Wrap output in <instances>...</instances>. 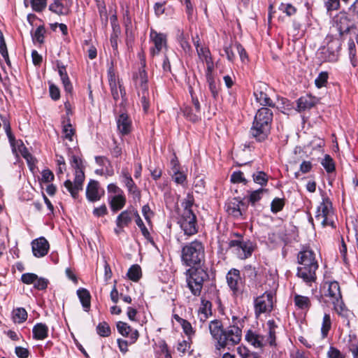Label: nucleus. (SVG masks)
<instances>
[{
	"mask_svg": "<svg viewBox=\"0 0 358 358\" xmlns=\"http://www.w3.org/2000/svg\"><path fill=\"white\" fill-rule=\"evenodd\" d=\"M297 262L300 266L297 268L296 275L308 284L314 282L319 266L313 250L309 247H303L297 255Z\"/></svg>",
	"mask_w": 358,
	"mask_h": 358,
	"instance_id": "1",
	"label": "nucleus"
},
{
	"mask_svg": "<svg viewBox=\"0 0 358 358\" xmlns=\"http://www.w3.org/2000/svg\"><path fill=\"white\" fill-rule=\"evenodd\" d=\"M273 114L267 107L259 108L254 117L252 127L250 130V136L257 142L264 141L271 133Z\"/></svg>",
	"mask_w": 358,
	"mask_h": 358,
	"instance_id": "2",
	"label": "nucleus"
},
{
	"mask_svg": "<svg viewBox=\"0 0 358 358\" xmlns=\"http://www.w3.org/2000/svg\"><path fill=\"white\" fill-rule=\"evenodd\" d=\"M181 261L182 264L186 266H201V263L205 261L203 244L198 240L185 244L181 250Z\"/></svg>",
	"mask_w": 358,
	"mask_h": 358,
	"instance_id": "3",
	"label": "nucleus"
},
{
	"mask_svg": "<svg viewBox=\"0 0 358 358\" xmlns=\"http://www.w3.org/2000/svg\"><path fill=\"white\" fill-rule=\"evenodd\" d=\"M207 270V268L199 266L190 267L185 273L187 287L195 296L201 295L203 283L209 280Z\"/></svg>",
	"mask_w": 358,
	"mask_h": 358,
	"instance_id": "4",
	"label": "nucleus"
},
{
	"mask_svg": "<svg viewBox=\"0 0 358 358\" xmlns=\"http://www.w3.org/2000/svg\"><path fill=\"white\" fill-rule=\"evenodd\" d=\"M233 324L229 326L227 329H224L222 341L224 343H220V348H225L228 345H235L238 344L241 340L242 330L240 327L238 326V322H241L238 320V317L236 316L232 317Z\"/></svg>",
	"mask_w": 358,
	"mask_h": 358,
	"instance_id": "5",
	"label": "nucleus"
},
{
	"mask_svg": "<svg viewBox=\"0 0 358 358\" xmlns=\"http://www.w3.org/2000/svg\"><path fill=\"white\" fill-rule=\"evenodd\" d=\"M178 224L184 234L192 236L198 232L196 216L194 213H182L178 220Z\"/></svg>",
	"mask_w": 358,
	"mask_h": 358,
	"instance_id": "6",
	"label": "nucleus"
},
{
	"mask_svg": "<svg viewBox=\"0 0 358 358\" xmlns=\"http://www.w3.org/2000/svg\"><path fill=\"white\" fill-rule=\"evenodd\" d=\"M228 245L229 248L241 259L248 258L253 252L252 243L249 240H231Z\"/></svg>",
	"mask_w": 358,
	"mask_h": 358,
	"instance_id": "7",
	"label": "nucleus"
},
{
	"mask_svg": "<svg viewBox=\"0 0 358 358\" xmlns=\"http://www.w3.org/2000/svg\"><path fill=\"white\" fill-rule=\"evenodd\" d=\"M273 295L272 292H266L255 299V313L256 317H259L262 313L272 311L273 304Z\"/></svg>",
	"mask_w": 358,
	"mask_h": 358,
	"instance_id": "8",
	"label": "nucleus"
},
{
	"mask_svg": "<svg viewBox=\"0 0 358 358\" xmlns=\"http://www.w3.org/2000/svg\"><path fill=\"white\" fill-rule=\"evenodd\" d=\"M227 282L233 292L234 296H238L243 292L244 281L241 277V273L238 269L231 268L227 273Z\"/></svg>",
	"mask_w": 358,
	"mask_h": 358,
	"instance_id": "9",
	"label": "nucleus"
},
{
	"mask_svg": "<svg viewBox=\"0 0 358 358\" xmlns=\"http://www.w3.org/2000/svg\"><path fill=\"white\" fill-rule=\"evenodd\" d=\"M331 208V202L327 197L323 198L322 202L317 207L315 219L320 222L323 227L328 225L334 226V222H329L328 216L329 215Z\"/></svg>",
	"mask_w": 358,
	"mask_h": 358,
	"instance_id": "10",
	"label": "nucleus"
},
{
	"mask_svg": "<svg viewBox=\"0 0 358 358\" xmlns=\"http://www.w3.org/2000/svg\"><path fill=\"white\" fill-rule=\"evenodd\" d=\"M341 44L338 41L329 43L327 47L320 49V59L324 62H334L337 61L338 57V50Z\"/></svg>",
	"mask_w": 358,
	"mask_h": 358,
	"instance_id": "11",
	"label": "nucleus"
},
{
	"mask_svg": "<svg viewBox=\"0 0 358 358\" xmlns=\"http://www.w3.org/2000/svg\"><path fill=\"white\" fill-rule=\"evenodd\" d=\"M141 64L142 67L139 69L138 72L133 75V80L137 92L148 90V73L145 70V62H142Z\"/></svg>",
	"mask_w": 358,
	"mask_h": 358,
	"instance_id": "12",
	"label": "nucleus"
},
{
	"mask_svg": "<svg viewBox=\"0 0 358 358\" xmlns=\"http://www.w3.org/2000/svg\"><path fill=\"white\" fill-rule=\"evenodd\" d=\"M117 331L124 337L129 339V343L134 344L139 337V333L137 329H133L127 323L119 321L116 324Z\"/></svg>",
	"mask_w": 358,
	"mask_h": 358,
	"instance_id": "13",
	"label": "nucleus"
},
{
	"mask_svg": "<svg viewBox=\"0 0 358 358\" xmlns=\"http://www.w3.org/2000/svg\"><path fill=\"white\" fill-rule=\"evenodd\" d=\"M138 215L137 210L131 206L122 211L116 219L117 228L123 229L124 227H127L131 222L133 217L136 219Z\"/></svg>",
	"mask_w": 358,
	"mask_h": 358,
	"instance_id": "14",
	"label": "nucleus"
},
{
	"mask_svg": "<svg viewBox=\"0 0 358 358\" xmlns=\"http://www.w3.org/2000/svg\"><path fill=\"white\" fill-rule=\"evenodd\" d=\"M71 6L72 0H54L49 10L59 15H66L71 12Z\"/></svg>",
	"mask_w": 358,
	"mask_h": 358,
	"instance_id": "15",
	"label": "nucleus"
},
{
	"mask_svg": "<svg viewBox=\"0 0 358 358\" xmlns=\"http://www.w3.org/2000/svg\"><path fill=\"white\" fill-rule=\"evenodd\" d=\"M49 243L44 237H40L31 242L33 255L38 258L46 255L49 250Z\"/></svg>",
	"mask_w": 358,
	"mask_h": 358,
	"instance_id": "16",
	"label": "nucleus"
},
{
	"mask_svg": "<svg viewBox=\"0 0 358 358\" xmlns=\"http://www.w3.org/2000/svg\"><path fill=\"white\" fill-rule=\"evenodd\" d=\"M150 36L155 44V48L151 49L150 53L152 56H155L158 55L162 48L166 45V36L164 34L157 33L156 31L152 29Z\"/></svg>",
	"mask_w": 358,
	"mask_h": 358,
	"instance_id": "17",
	"label": "nucleus"
},
{
	"mask_svg": "<svg viewBox=\"0 0 358 358\" xmlns=\"http://www.w3.org/2000/svg\"><path fill=\"white\" fill-rule=\"evenodd\" d=\"M326 285H327V289L324 292L323 295L320 296L321 299L323 296L329 297L331 302H333L336 299L342 297L340 285L337 281L325 282L323 285L324 288H325Z\"/></svg>",
	"mask_w": 358,
	"mask_h": 358,
	"instance_id": "18",
	"label": "nucleus"
},
{
	"mask_svg": "<svg viewBox=\"0 0 358 358\" xmlns=\"http://www.w3.org/2000/svg\"><path fill=\"white\" fill-rule=\"evenodd\" d=\"M243 206H245V203L239 198L234 197L226 203V211L229 215L238 218L242 216L241 207Z\"/></svg>",
	"mask_w": 358,
	"mask_h": 358,
	"instance_id": "19",
	"label": "nucleus"
},
{
	"mask_svg": "<svg viewBox=\"0 0 358 358\" xmlns=\"http://www.w3.org/2000/svg\"><path fill=\"white\" fill-rule=\"evenodd\" d=\"M117 127L118 131L123 136L129 134L131 131V120L126 113H122L117 118Z\"/></svg>",
	"mask_w": 358,
	"mask_h": 358,
	"instance_id": "20",
	"label": "nucleus"
},
{
	"mask_svg": "<svg viewBox=\"0 0 358 358\" xmlns=\"http://www.w3.org/2000/svg\"><path fill=\"white\" fill-rule=\"evenodd\" d=\"M319 102V99L310 94L301 96L296 101L299 112H303L313 108Z\"/></svg>",
	"mask_w": 358,
	"mask_h": 358,
	"instance_id": "21",
	"label": "nucleus"
},
{
	"mask_svg": "<svg viewBox=\"0 0 358 358\" xmlns=\"http://www.w3.org/2000/svg\"><path fill=\"white\" fill-rule=\"evenodd\" d=\"M121 174L123 178L122 182L127 187L129 193L132 194L134 199H138L139 200L141 196V191L134 182L131 175L128 173V171L124 170L122 171Z\"/></svg>",
	"mask_w": 358,
	"mask_h": 358,
	"instance_id": "22",
	"label": "nucleus"
},
{
	"mask_svg": "<svg viewBox=\"0 0 358 358\" xmlns=\"http://www.w3.org/2000/svg\"><path fill=\"white\" fill-rule=\"evenodd\" d=\"M209 330L211 336L217 341V345L220 347V343L224 342V341H222L224 329L222 328V322L217 320L211 321L209 324Z\"/></svg>",
	"mask_w": 358,
	"mask_h": 358,
	"instance_id": "23",
	"label": "nucleus"
},
{
	"mask_svg": "<svg viewBox=\"0 0 358 358\" xmlns=\"http://www.w3.org/2000/svg\"><path fill=\"white\" fill-rule=\"evenodd\" d=\"M103 193V190L101 193L100 192L97 181L90 180L86 189V196L90 201L94 202L100 200Z\"/></svg>",
	"mask_w": 358,
	"mask_h": 358,
	"instance_id": "24",
	"label": "nucleus"
},
{
	"mask_svg": "<svg viewBox=\"0 0 358 358\" xmlns=\"http://www.w3.org/2000/svg\"><path fill=\"white\" fill-rule=\"evenodd\" d=\"M57 67L58 69V73L63 83L64 90L67 93H71L73 91V86L67 74L66 66L60 61H57Z\"/></svg>",
	"mask_w": 358,
	"mask_h": 358,
	"instance_id": "25",
	"label": "nucleus"
},
{
	"mask_svg": "<svg viewBox=\"0 0 358 358\" xmlns=\"http://www.w3.org/2000/svg\"><path fill=\"white\" fill-rule=\"evenodd\" d=\"M48 327L44 323H36L32 329L33 338L35 340H44L48 336Z\"/></svg>",
	"mask_w": 358,
	"mask_h": 358,
	"instance_id": "26",
	"label": "nucleus"
},
{
	"mask_svg": "<svg viewBox=\"0 0 358 358\" xmlns=\"http://www.w3.org/2000/svg\"><path fill=\"white\" fill-rule=\"evenodd\" d=\"M125 204L126 197L123 194L113 196L109 200V205L113 213H116L122 209Z\"/></svg>",
	"mask_w": 358,
	"mask_h": 358,
	"instance_id": "27",
	"label": "nucleus"
},
{
	"mask_svg": "<svg viewBox=\"0 0 358 358\" xmlns=\"http://www.w3.org/2000/svg\"><path fill=\"white\" fill-rule=\"evenodd\" d=\"M351 27V22L346 15L340 16L336 22L335 28L339 32L340 36L348 33Z\"/></svg>",
	"mask_w": 358,
	"mask_h": 358,
	"instance_id": "28",
	"label": "nucleus"
},
{
	"mask_svg": "<svg viewBox=\"0 0 358 358\" xmlns=\"http://www.w3.org/2000/svg\"><path fill=\"white\" fill-rule=\"evenodd\" d=\"M245 340L252 345L255 348H262L263 347V340L264 336L257 334L256 331H254L251 329L247 331L245 336Z\"/></svg>",
	"mask_w": 358,
	"mask_h": 358,
	"instance_id": "29",
	"label": "nucleus"
},
{
	"mask_svg": "<svg viewBox=\"0 0 358 358\" xmlns=\"http://www.w3.org/2000/svg\"><path fill=\"white\" fill-rule=\"evenodd\" d=\"M77 294L85 311L88 312L91 307V295L90 292L85 288L77 290Z\"/></svg>",
	"mask_w": 358,
	"mask_h": 358,
	"instance_id": "30",
	"label": "nucleus"
},
{
	"mask_svg": "<svg viewBox=\"0 0 358 358\" xmlns=\"http://www.w3.org/2000/svg\"><path fill=\"white\" fill-rule=\"evenodd\" d=\"M199 315L201 321H206L209 315H212V303L210 301L201 298V306L199 309Z\"/></svg>",
	"mask_w": 358,
	"mask_h": 358,
	"instance_id": "31",
	"label": "nucleus"
},
{
	"mask_svg": "<svg viewBox=\"0 0 358 358\" xmlns=\"http://www.w3.org/2000/svg\"><path fill=\"white\" fill-rule=\"evenodd\" d=\"M254 96L258 103L264 106L275 107V103L267 94L259 89H255Z\"/></svg>",
	"mask_w": 358,
	"mask_h": 358,
	"instance_id": "32",
	"label": "nucleus"
},
{
	"mask_svg": "<svg viewBox=\"0 0 358 358\" xmlns=\"http://www.w3.org/2000/svg\"><path fill=\"white\" fill-rule=\"evenodd\" d=\"M294 305L301 310H308L311 307L309 297L296 294L294 296Z\"/></svg>",
	"mask_w": 358,
	"mask_h": 358,
	"instance_id": "33",
	"label": "nucleus"
},
{
	"mask_svg": "<svg viewBox=\"0 0 358 358\" xmlns=\"http://www.w3.org/2000/svg\"><path fill=\"white\" fill-rule=\"evenodd\" d=\"M324 8L328 13L338 10L341 8V2L348 4L350 0H322Z\"/></svg>",
	"mask_w": 358,
	"mask_h": 358,
	"instance_id": "34",
	"label": "nucleus"
},
{
	"mask_svg": "<svg viewBox=\"0 0 358 358\" xmlns=\"http://www.w3.org/2000/svg\"><path fill=\"white\" fill-rule=\"evenodd\" d=\"M136 223L137 226L140 228L142 235L144 236V238L153 246L156 247V243L153 239V238L151 236L149 231L146 228L145 225L144 224L142 219L141 218L139 214L137 215L136 220Z\"/></svg>",
	"mask_w": 358,
	"mask_h": 358,
	"instance_id": "35",
	"label": "nucleus"
},
{
	"mask_svg": "<svg viewBox=\"0 0 358 358\" xmlns=\"http://www.w3.org/2000/svg\"><path fill=\"white\" fill-rule=\"evenodd\" d=\"M267 192L268 189L264 188H260L257 190L250 192V194L248 196V202L252 206H255L256 203L262 199L263 194Z\"/></svg>",
	"mask_w": 358,
	"mask_h": 358,
	"instance_id": "36",
	"label": "nucleus"
},
{
	"mask_svg": "<svg viewBox=\"0 0 358 358\" xmlns=\"http://www.w3.org/2000/svg\"><path fill=\"white\" fill-rule=\"evenodd\" d=\"M62 131L64 135V138L70 141H73V136L75 134V129H73L72 127L70 119L67 117L66 119L62 121Z\"/></svg>",
	"mask_w": 358,
	"mask_h": 358,
	"instance_id": "37",
	"label": "nucleus"
},
{
	"mask_svg": "<svg viewBox=\"0 0 358 358\" xmlns=\"http://www.w3.org/2000/svg\"><path fill=\"white\" fill-rule=\"evenodd\" d=\"M13 318L15 323L21 324L27 319V313L24 308H17L13 311Z\"/></svg>",
	"mask_w": 358,
	"mask_h": 358,
	"instance_id": "38",
	"label": "nucleus"
},
{
	"mask_svg": "<svg viewBox=\"0 0 358 358\" xmlns=\"http://www.w3.org/2000/svg\"><path fill=\"white\" fill-rule=\"evenodd\" d=\"M331 328V320L329 313H325L323 317L321 334L323 338H326Z\"/></svg>",
	"mask_w": 358,
	"mask_h": 358,
	"instance_id": "39",
	"label": "nucleus"
},
{
	"mask_svg": "<svg viewBox=\"0 0 358 358\" xmlns=\"http://www.w3.org/2000/svg\"><path fill=\"white\" fill-rule=\"evenodd\" d=\"M128 278L134 282H137L141 277V268L139 265H132L127 272Z\"/></svg>",
	"mask_w": 358,
	"mask_h": 358,
	"instance_id": "40",
	"label": "nucleus"
},
{
	"mask_svg": "<svg viewBox=\"0 0 358 358\" xmlns=\"http://www.w3.org/2000/svg\"><path fill=\"white\" fill-rule=\"evenodd\" d=\"M253 181L264 187L266 186L268 181V177L267 174L264 171H257L252 174Z\"/></svg>",
	"mask_w": 358,
	"mask_h": 358,
	"instance_id": "41",
	"label": "nucleus"
},
{
	"mask_svg": "<svg viewBox=\"0 0 358 358\" xmlns=\"http://www.w3.org/2000/svg\"><path fill=\"white\" fill-rule=\"evenodd\" d=\"M96 333L102 337H108L111 334V329L109 324L106 322L99 323L96 328Z\"/></svg>",
	"mask_w": 358,
	"mask_h": 358,
	"instance_id": "42",
	"label": "nucleus"
},
{
	"mask_svg": "<svg viewBox=\"0 0 358 358\" xmlns=\"http://www.w3.org/2000/svg\"><path fill=\"white\" fill-rule=\"evenodd\" d=\"M45 29L43 25L37 27L34 33L31 34L34 42H38L41 44L44 42Z\"/></svg>",
	"mask_w": 358,
	"mask_h": 358,
	"instance_id": "43",
	"label": "nucleus"
},
{
	"mask_svg": "<svg viewBox=\"0 0 358 358\" xmlns=\"http://www.w3.org/2000/svg\"><path fill=\"white\" fill-rule=\"evenodd\" d=\"M285 205V199L275 198L271 203V211L273 213H277L281 211Z\"/></svg>",
	"mask_w": 358,
	"mask_h": 358,
	"instance_id": "44",
	"label": "nucleus"
},
{
	"mask_svg": "<svg viewBox=\"0 0 358 358\" xmlns=\"http://www.w3.org/2000/svg\"><path fill=\"white\" fill-rule=\"evenodd\" d=\"M3 127L8 136L10 146L14 148L15 147V137L12 133L10 122L6 119L3 120Z\"/></svg>",
	"mask_w": 358,
	"mask_h": 358,
	"instance_id": "45",
	"label": "nucleus"
},
{
	"mask_svg": "<svg viewBox=\"0 0 358 358\" xmlns=\"http://www.w3.org/2000/svg\"><path fill=\"white\" fill-rule=\"evenodd\" d=\"M183 113L187 119L193 122H196L200 119V113H197L192 107H185Z\"/></svg>",
	"mask_w": 358,
	"mask_h": 358,
	"instance_id": "46",
	"label": "nucleus"
},
{
	"mask_svg": "<svg viewBox=\"0 0 358 358\" xmlns=\"http://www.w3.org/2000/svg\"><path fill=\"white\" fill-rule=\"evenodd\" d=\"M321 164L327 173H332L335 171V164L333 159L329 155H326L322 159Z\"/></svg>",
	"mask_w": 358,
	"mask_h": 358,
	"instance_id": "47",
	"label": "nucleus"
},
{
	"mask_svg": "<svg viewBox=\"0 0 358 358\" xmlns=\"http://www.w3.org/2000/svg\"><path fill=\"white\" fill-rule=\"evenodd\" d=\"M64 187L70 192L71 196L73 199H76L78 196V192L82 190L79 187L74 185L70 180H66L64 183Z\"/></svg>",
	"mask_w": 358,
	"mask_h": 358,
	"instance_id": "48",
	"label": "nucleus"
},
{
	"mask_svg": "<svg viewBox=\"0 0 358 358\" xmlns=\"http://www.w3.org/2000/svg\"><path fill=\"white\" fill-rule=\"evenodd\" d=\"M194 201V199L193 195L190 193L187 194L186 198L182 202V206L183 207V210L182 213H186V211L189 213H194L193 210H192Z\"/></svg>",
	"mask_w": 358,
	"mask_h": 358,
	"instance_id": "49",
	"label": "nucleus"
},
{
	"mask_svg": "<svg viewBox=\"0 0 358 358\" xmlns=\"http://www.w3.org/2000/svg\"><path fill=\"white\" fill-rule=\"evenodd\" d=\"M206 81L208 84V88L212 96L214 99H217L219 96V87L215 83L214 77L206 78Z\"/></svg>",
	"mask_w": 358,
	"mask_h": 358,
	"instance_id": "50",
	"label": "nucleus"
},
{
	"mask_svg": "<svg viewBox=\"0 0 358 358\" xmlns=\"http://www.w3.org/2000/svg\"><path fill=\"white\" fill-rule=\"evenodd\" d=\"M245 276L250 280L255 281L257 280L258 271L257 268L252 265H246L244 267Z\"/></svg>",
	"mask_w": 358,
	"mask_h": 358,
	"instance_id": "51",
	"label": "nucleus"
},
{
	"mask_svg": "<svg viewBox=\"0 0 358 358\" xmlns=\"http://www.w3.org/2000/svg\"><path fill=\"white\" fill-rule=\"evenodd\" d=\"M31 6L35 12H42L47 6V0H31Z\"/></svg>",
	"mask_w": 358,
	"mask_h": 358,
	"instance_id": "52",
	"label": "nucleus"
},
{
	"mask_svg": "<svg viewBox=\"0 0 358 358\" xmlns=\"http://www.w3.org/2000/svg\"><path fill=\"white\" fill-rule=\"evenodd\" d=\"M138 96L141 97V102L145 112L149 108V92L148 90L138 92Z\"/></svg>",
	"mask_w": 358,
	"mask_h": 358,
	"instance_id": "53",
	"label": "nucleus"
},
{
	"mask_svg": "<svg viewBox=\"0 0 358 358\" xmlns=\"http://www.w3.org/2000/svg\"><path fill=\"white\" fill-rule=\"evenodd\" d=\"M49 285V280L47 278L42 277H37V280H36L34 287L36 289L43 291L45 290Z\"/></svg>",
	"mask_w": 358,
	"mask_h": 358,
	"instance_id": "54",
	"label": "nucleus"
},
{
	"mask_svg": "<svg viewBox=\"0 0 358 358\" xmlns=\"http://www.w3.org/2000/svg\"><path fill=\"white\" fill-rule=\"evenodd\" d=\"M172 178L175 182L185 186L186 185L187 176L182 172L178 171L173 173Z\"/></svg>",
	"mask_w": 358,
	"mask_h": 358,
	"instance_id": "55",
	"label": "nucleus"
},
{
	"mask_svg": "<svg viewBox=\"0 0 358 358\" xmlns=\"http://www.w3.org/2000/svg\"><path fill=\"white\" fill-rule=\"evenodd\" d=\"M328 80V73L326 71H322L319 73L318 76L315 80V83L317 87L321 88L325 86Z\"/></svg>",
	"mask_w": 358,
	"mask_h": 358,
	"instance_id": "56",
	"label": "nucleus"
},
{
	"mask_svg": "<svg viewBox=\"0 0 358 358\" xmlns=\"http://www.w3.org/2000/svg\"><path fill=\"white\" fill-rule=\"evenodd\" d=\"M38 275L33 273H25L21 276V280L23 283L27 285H34L36 280H37Z\"/></svg>",
	"mask_w": 358,
	"mask_h": 358,
	"instance_id": "57",
	"label": "nucleus"
},
{
	"mask_svg": "<svg viewBox=\"0 0 358 358\" xmlns=\"http://www.w3.org/2000/svg\"><path fill=\"white\" fill-rule=\"evenodd\" d=\"M178 40L180 44L181 48L185 52H189L191 50V46L188 41L186 40V38L183 34V32L179 31L178 35Z\"/></svg>",
	"mask_w": 358,
	"mask_h": 358,
	"instance_id": "58",
	"label": "nucleus"
},
{
	"mask_svg": "<svg viewBox=\"0 0 358 358\" xmlns=\"http://www.w3.org/2000/svg\"><path fill=\"white\" fill-rule=\"evenodd\" d=\"M85 179V175L83 170H76L75 179L73 183L75 185L83 189V183Z\"/></svg>",
	"mask_w": 358,
	"mask_h": 358,
	"instance_id": "59",
	"label": "nucleus"
},
{
	"mask_svg": "<svg viewBox=\"0 0 358 358\" xmlns=\"http://www.w3.org/2000/svg\"><path fill=\"white\" fill-rule=\"evenodd\" d=\"M231 182L233 183H239L243 182L244 184L247 183V180L243 177V173L241 171L234 172L231 176Z\"/></svg>",
	"mask_w": 358,
	"mask_h": 358,
	"instance_id": "60",
	"label": "nucleus"
},
{
	"mask_svg": "<svg viewBox=\"0 0 358 358\" xmlns=\"http://www.w3.org/2000/svg\"><path fill=\"white\" fill-rule=\"evenodd\" d=\"M279 9L283 13H286V15L288 16H292L296 12V8L290 3H281Z\"/></svg>",
	"mask_w": 358,
	"mask_h": 358,
	"instance_id": "61",
	"label": "nucleus"
},
{
	"mask_svg": "<svg viewBox=\"0 0 358 358\" xmlns=\"http://www.w3.org/2000/svg\"><path fill=\"white\" fill-rule=\"evenodd\" d=\"M224 51L227 55L229 61L233 62L236 57V48H234V43L229 46H226L224 48Z\"/></svg>",
	"mask_w": 358,
	"mask_h": 358,
	"instance_id": "62",
	"label": "nucleus"
},
{
	"mask_svg": "<svg viewBox=\"0 0 358 358\" xmlns=\"http://www.w3.org/2000/svg\"><path fill=\"white\" fill-rule=\"evenodd\" d=\"M50 96L54 101H57L60 97V91L57 86L51 83L49 86Z\"/></svg>",
	"mask_w": 358,
	"mask_h": 358,
	"instance_id": "63",
	"label": "nucleus"
},
{
	"mask_svg": "<svg viewBox=\"0 0 358 358\" xmlns=\"http://www.w3.org/2000/svg\"><path fill=\"white\" fill-rule=\"evenodd\" d=\"M327 356L329 358H344V356L341 354V351L336 348L331 346L327 352Z\"/></svg>",
	"mask_w": 358,
	"mask_h": 358,
	"instance_id": "64",
	"label": "nucleus"
}]
</instances>
